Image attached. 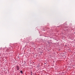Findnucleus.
<instances>
[{"instance_id":"obj_1","label":"nucleus","mask_w":75,"mask_h":75,"mask_svg":"<svg viewBox=\"0 0 75 75\" xmlns=\"http://www.w3.org/2000/svg\"><path fill=\"white\" fill-rule=\"evenodd\" d=\"M16 69L18 71L20 69V67L18 66H16Z\"/></svg>"},{"instance_id":"obj_2","label":"nucleus","mask_w":75,"mask_h":75,"mask_svg":"<svg viewBox=\"0 0 75 75\" xmlns=\"http://www.w3.org/2000/svg\"><path fill=\"white\" fill-rule=\"evenodd\" d=\"M20 72H21V74H23V71H20Z\"/></svg>"}]
</instances>
